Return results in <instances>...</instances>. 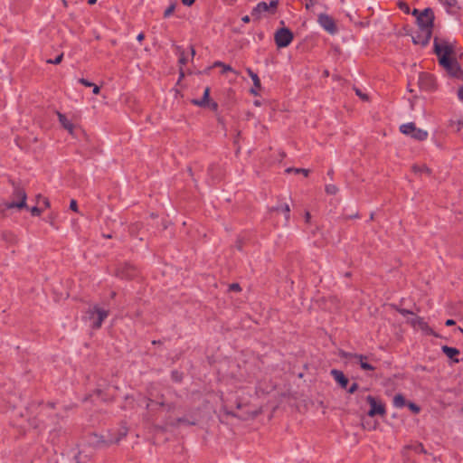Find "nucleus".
<instances>
[{"instance_id": "7c9ffc66", "label": "nucleus", "mask_w": 463, "mask_h": 463, "mask_svg": "<svg viewBox=\"0 0 463 463\" xmlns=\"http://www.w3.org/2000/svg\"><path fill=\"white\" fill-rule=\"evenodd\" d=\"M30 213L33 216H40L42 214V210L37 206H33L30 208Z\"/></svg>"}, {"instance_id": "f257e3e1", "label": "nucleus", "mask_w": 463, "mask_h": 463, "mask_svg": "<svg viewBox=\"0 0 463 463\" xmlns=\"http://www.w3.org/2000/svg\"><path fill=\"white\" fill-rule=\"evenodd\" d=\"M11 184L13 187L11 201L5 203V208L17 210L28 209L26 203L27 194L25 189L14 181H11Z\"/></svg>"}, {"instance_id": "473e14b6", "label": "nucleus", "mask_w": 463, "mask_h": 463, "mask_svg": "<svg viewBox=\"0 0 463 463\" xmlns=\"http://www.w3.org/2000/svg\"><path fill=\"white\" fill-rule=\"evenodd\" d=\"M306 1V9H311L316 4H317L318 0H305Z\"/></svg>"}, {"instance_id": "1a4fd4ad", "label": "nucleus", "mask_w": 463, "mask_h": 463, "mask_svg": "<svg viewBox=\"0 0 463 463\" xmlns=\"http://www.w3.org/2000/svg\"><path fill=\"white\" fill-rule=\"evenodd\" d=\"M419 88L424 91H431L435 89L434 77L427 72L420 73L418 79Z\"/></svg>"}, {"instance_id": "9b49d317", "label": "nucleus", "mask_w": 463, "mask_h": 463, "mask_svg": "<svg viewBox=\"0 0 463 463\" xmlns=\"http://www.w3.org/2000/svg\"><path fill=\"white\" fill-rule=\"evenodd\" d=\"M366 401L370 404V410L368 411L370 417H374L375 415L383 416L385 414L386 411L384 405L378 402L374 397L368 395Z\"/></svg>"}, {"instance_id": "4d7b16f0", "label": "nucleus", "mask_w": 463, "mask_h": 463, "mask_svg": "<svg viewBox=\"0 0 463 463\" xmlns=\"http://www.w3.org/2000/svg\"><path fill=\"white\" fill-rule=\"evenodd\" d=\"M96 1H97V0H89V1H88V3H89L90 5H93V4H95V3H96Z\"/></svg>"}, {"instance_id": "13d9d810", "label": "nucleus", "mask_w": 463, "mask_h": 463, "mask_svg": "<svg viewBox=\"0 0 463 463\" xmlns=\"http://www.w3.org/2000/svg\"><path fill=\"white\" fill-rule=\"evenodd\" d=\"M191 54H192V56H194L195 54V51L193 47H191Z\"/></svg>"}, {"instance_id": "2eb2a0df", "label": "nucleus", "mask_w": 463, "mask_h": 463, "mask_svg": "<svg viewBox=\"0 0 463 463\" xmlns=\"http://www.w3.org/2000/svg\"><path fill=\"white\" fill-rule=\"evenodd\" d=\"M135 269L130 264H126L124 267L117 270V276L122 279H132L135 276Z\"/></svg>"}, {"instance_id": "3c124183", "label": "nucleus", "mask_w": 463, "mask_h": 463, "mask_svg": "<svg viewBox=\"0 0 463 463\" xmlns=\"http://www.w3.org/2000/svg\"><path fill=\"white\" fill-rule=\"evenodd\" d=\"M224 411H225L226 414L232 415V416H235V417L237 416L234 412L228 411L226 408H224Z\"/></svg>"}, {"instance_id": "680f3d73", "label": "nucleus", "mask_w": 463, "mask_h": 463, "mask_svg": "<svg viewBox=\"0 0 463 463\" xmlns=\"http://www.w3.org/2000/svg\"><path fill=\"white\" fill-rule=\"evenodd\" d=\"M458 330L463 333V329L461 327H458Z\"/></svg>"}, {"instance_id": "ddd939ff", "label": "nucleus", "mask_w": 463, "mask_h": 463, "mask_svg": "<svg viewBox=\"0 0 463 463\" xmlns=\"http://www.w3.org/2000/svg\"><path fill=\"white\" fill-rule=\"evenodd\" d=\"M342 357L346 359H354L356 362L360 364V366L363 370L373 371L375 369L374 366L366 362L367 357L363 354L344 352L342 354Z\"/></svg>"}, {"instance_id": "72a5a7b5", "label": "nucleus", "mask_w": 463, "mask_h": 463, "mask_svg": "<svg viewBox=\"0 0 463 463\" xmlns=\"http://www.w3.org/2000/svg\"><path fill=\"white\" fill-rule=\"evenodd\" d=\"M413 449L415 450V452L417 453H425V449H424V447L422 444H417L413 447Z\"/></svg>"}, {"instance_id": "de8ad7c7", "label": "nucleus", "mask_w": 463, "mask_h": 463, "mask_svg": "<svg viewBox=\"0 0 463 463\" xmlns=\"http://www.w3.org/2000/svg\"><path fill=\"white\" fill-rule=\"evenodd\" d=\"M421 13V11H419L418 9H414L412 11V15L416 16V18L418 19V15H420Z\"/></svg>"}, {"instance_id": "dca6fc26", "label": "nucleus", "mask_w": 463, "mask_h": 463, "mask_svg": "<svg viewBox=\"0 0 463 463\" xmlns=\"http://www.w3.org/2000/svg\"><path fill=\"white\" fill-rule=\"evenodd\" d=\"M331 375L334 377L335 381L342 387L346 388L348 384V379L345 377L342 371L337 369L331 370Z\"/></svg>"}, {"instance_id": "412c9836", "label": "nucleus", "mask_w": 463, "mask_h": 463, "mask_svg": "<svg viewBox=\"0 0 463 463\" xmlns=\"http://www.w3.org/2000/svg\"><path fill=\"white\" fill-rule=\"evenodd\" d=\"M406 405L405 398L402 394L399 393L393 397V406L396 408H402Z\"/></svg>"}, {"instance_id": "5701e85b", "label": "nucleus", "mask_w": 463, "mask_h": 463, "mask_svg": "<svg viewBox=\"0 0 463 463\" xmlns=\"http://www.w3.org/2000/svg\"><path fill=\"white\" fill-rule=\"evenodd\" d=\"M443 5H445L448 9H453L458 7L457 0H442Z\"/></svg>"}, {"instance_id": "20e7f679", "label": "nucleus", "mask_w": 463, "mask_h": 463, "mask_svg": "<svg viewBox=\"0 0 463 463\" xmlns=\"http://www.w3.org/2000/svg\"><path fill=\"white\" fill-rule=\"evenodd\" d=\"M400 131L418 141H423L428 137V132L424 129L416 128V125L413 122L402 124L400 127Z\"/></svg>"}, {"instance_id": "f3484780", "label": "nucleus", "mask_w": 463, "mask_h": 463, "mask_svg": "<svg viewBox=\"0 0 463 463\" xmlns=\"http://www.w3.org/2000/svg\"><path fill=\"white\" fill-rule=\"evenodd\" d=\"M247 73L251 78L253 81V88L250 90V93L257 96L259 95V90L261 88L260 80L259 76L253 72L250 69H247Z\"/></svg>"}, {"instance_id": "4468645a", "label": "nucleus", "mask_w": 463, "mask_h": 463, "mask_svg": "<svg viewBox=\"0 0 463 463\" xmlns=\"http://www.w3.org/2000/svg\"><path fill=\"white\" fill-rule=\"evenodd\" d=\"M270 213H283L285 217V224H288L290 218V208L288 203H282L272 207Z\"/></svg>"}, {"instance_id": "cd10ccee", "label": "nucleus", "mask_w": 463, "mask_h": 463, "mask_svg": "<svg viewBox=\"0 0 463 463\" xmlns=\"http://www.w3.org/2000/svg\"><path fill=\"white\" fill-rule=\"evenodd\" d=\"M128 434V429L127 428H122L120 430H119V434L118 436V438H116L115 440H113L112 442H115V443H118L124 437H126Z\"/></svg>"}, {"instance_id": "bb28decb", "label": "nucleus", "mask_w": 463, "mask_h": 463, "mask_svg": "<svg viewBox=\"0 0 463 463\" xmlns=\"http://www.w3.org/2000/svg\"><path fill=\"white\" fill-rule=\"evenodd\" d=\"M338 191V188L335 184H326V192L328 194H335Z\"/></svg>"}, {"instance_id": "f03ea898", "label": "nucleus", "mask_w": 463, "mask_h": 463, "mask_svg": "<svg viewBox=\"0 0 463 463\" xmlns=\"http://www.w3.org/2000/svg\"><path fill=\"white\" fill-rule=\"evenodd\" d=\"M109 312L108 309L100 307L99 305L90 307L87 311V318L91 322L93 329L101 327L103 321L108 317Z\"/></svg>"}, {"instance_id": "e2e57ef3", "label": "nucleus", "mask_w": 463, "mask_h": 463, "mask_svg": "<svg viewBox=\"0 0 463 463\" xmlns=\"http://www.w3.org/2000/svg\"><path fill=\"white\" fill-rule=\"evenodd\" d=\"M76 463H79V462H76Z\"/></svg>"}, {"instance_id": "052dcab7", "label": "nucleus", "mask_w": 463, "mask_h": 463, "mask_svg": "<svg viewBox=\"0 0 463 463\" xmlns=\"http://www.w3.org/2000/svg\"><path fill=\"white\" fill-rule=\"evenodd\" d=\"M159 404H160L161 406H164V405H165L164 402H159Z\"/></svg>"}, {"instance_id": "c756f323", "label": "nucleus", "mask_w": 463, "mask_h": 463, "mask_svg": "<svg viewBox=\"0 0 463 463\" xmlns=\"http://www.w3.org/2000/svg\"><path fill=\"white\" fill-rule=\"evenodd\" d=\"M62 58H63V53H61L59 54L55 59L53 60H48L47 62L48 63H52V64H59L62 61Z\"/></svg>"}, {"instance_id": "f704fd0d", "label": "nucleus", "mask_w": 463, "mask_h": 463, "mask_svg": "<svg viewBox=\"0 0 463 463\" xmlns=\"http://www.w3.org/2000/svg\"><path fill=\"white\" fill-rule=\"evenodd\" d=\"M206 107L215 111L218 109V104L215 101L209 100V103H207Z\"/></svg>"}, {"instance_id": "0eeeda50", "label": "nucleus", "mask_w": 463, "mask_h": 463, "mask_svg": "<svg viewBox=\"0 0 463 463\" xmlns=\"http://www.w3.org/2000/svg\"><path fill=\"white\" fill-rule=\"evenodd\" d=\"M317 23L326 33L331 35L335 34L338 31L335 20L326 14H319L317 15Z\"/></svg>"}, {"instance_id": "b1692460", "label": "nucleus", "mask_w": 463, "mask_h": 463, "mask_svg": "<svg viewBox=\"0 0 463 463\" xmlns=\"http://www.w3.org/2000/svg\"><path fill=\"white\" fill-rule=\"evenodd\" d=\"M175 6H176L175 2L171 3L170 5L165 10L164 17L165 18L169 17L174 13Z\"/></svg>"}, {"instance_id": "c03bdc74", "label": "nucleus", "mask_w": 463, "mask_h": 463, "mask_svg": "<svg viewBox=\"0 0 463 463\" xmlns=\"http://www.w3.org/2000/svg\"><path fill=\"white\" fill-rule=\"evenodd\" d=\"M456 324L455 320L453 319H448L446 322H445V325L447 326H454Z\"/></svg>"}, {"instance_id": "58836bf2", "label": "nucleus", "mask_w": 463, "mask_h": 463, "mask_svg": "<svg viewBox=\"0 0 463 463\" xmlns=\"http://www.w3.org/2000/svg\"><path fill=\"white\" fill-rule=\"evenodd\" d=\"M70 208L74 211V212H77L78 211V205H77V202L75 200H71V203H70Z\"/></svg>"}, {"instance_id": "6e6d98bb", "label": "nucleus", "mask_w": 463, "mask_h": 463, "mask_svg": "<svg viewBox=\"0 0 463 463\" xmlns=\"http://www.w3.org/2000/svg\"><path fill=\"white\" fill-rule=\"evenodd\" d=\"M241 407H242V403H241V402H238L236 403V408H237V409H241Z\"/></svg>"}, {"instance_id": "a18cd8bd", "label": "nucleus", "mask_w": 463, "mask_h": 463, "mask_svg": "<svg viewBox=\"0 0 463 463\" xmlns=\"http://www.w3.org/2000/svg\"><path fill=\"white\" fill-rule=\"evenodd\" d=\"M310 218H311L310 213L309 212H306V213H305V221H306V222H309Z\"/></svg>"}, {"instance_id": "864d4df0", "label": "nucleus", "mask_w": 463, "mask_h": 463, "mask_svg": "<svg viewBox=\"0 0 463 463\" xmlns=\"http://www.w3.org/2000/svg\"><path fill=\"white\" fill-rule=\"evenodd\" d=\"M179 61L181 63H185L186 62V59L184 56H182V57H180Z\"/></svg>"}, {"instance_id": "79ce46f5", "label": "nucleus", "mask_w": 463, "mask_h": 463, "mask_svg": "<svg viewBox=\"0 0 463 463\" xmlns=\"http://www.w3.org/2000/svg\"><path fill=\"white\" fill-rule=\"evenodd\" d=\"M355 93H356L359 97H361L363 99H367V96H366V95H364V94H363V93L361 92V90H360L356 89V90H355Z\"/></svg>"}, {"instance_id": "e433bc0d", "label": "nucleus", "mask_w": 463, "mask_h": 463, "mask_svg": "<svg viewBox=\"0 0 463 463\" xmlns=\"http://www.w3.org/2000/svg\"><path fill=\"white\" fill-rule=\"evenodd\" d=\"M230 290L232 291H241V287L238 283H232L230 285Z\"/></svg>"}, {"instance_id": "4be33fe9", "label": "nucleus", "mask_w": 463, "mask_h": 463, "mask_svg": "<svg viewBox=\"0 0 463 463\" xmlns=\"http://www.w3.org/2000/svg\"><path fill=\"white\" fill-rule=\"evenodd\" d=\"M286 172L287 173L293 172L295 174H301L302 173L305 176H307L308 173H309V170L305 169V168H291V167H289V168L286 169Z\"/></svg>"}, {"instance_id": "bf43d9fd", "label": "nucleus", "mask_w": 463, "mask_h": 463, "mask_svg": "<svg viewBox=\"0 0 463 463\" xmlns=\"http://www.w3.org/2000/svg\"><path fill=\"white\" fill-rule=\"evenodd\" d=\"M115 295H116V293H115V292H112L111 297H112V298H114V297H115Z\"/></svg>"}, {"instance_id": "a211bd4d", "label": "nucleus", "mask_w": 463, "mask_h": 463, "mask_svg": "<svg viewBox=\"0 0 463 463\" xmlns=\"http://www.w3.org/2000/svg\"><path fill=\"white\" fill-rule=\"evenodd\" d=\"M441 350L449 359L452 360L453 363H459V359L458 358V355L459 354L458 349L456 347L443 345Z\"/></svg>"}, {"instance_id": "603ef678", "label": "nucleus", "mask_w": 463, "mask_h": 463, "mask_svg": "<svg viewBox=\"0 0 463 463\" xmlns=\"http://www.w3.org/2000/svg\"><path fill=\"white\" fill-rule=\"evenodd\" d=\"M177 421H178V423H185V422H187V421H186V420H185V419H184V418H179V419L177 420Z\"/></svg>"}, {"instance_id": "5fc2aeb1", "label": "nucleus", "mask_w": 463, "mask_h": 463, "mask_svg": "<svg viewBox=\"0 0 463 463\" xmlns=\"http://www.w3.org/2000/svg\"><path fill=\"white\" fill-rule=\"evenodd\" d=\"M400 312H401L402 315L410 314V313H411L409 310H406V309H402V310H400Z\"/></svg>"}, {"instance_id": "4c0bfd02", "label": "nucleus", "mask_w": 463, "mask_h": 463, "mask_svg": "<svg viewBox=\"0 0 463 463\" xmlns=\"http://www.w3.org/2000/svg\"><path fill=\"white\" fill-rule=\"evenodd\" d=\"M358 389V384L356 383H354L350 387L349 389L347 390V392L349 393H354V392H356Z\"/></svg>"}, {"instance_id": "aec40b11", "label": "nucleus", "mask_w": 463, "mask_h": 463, "mask_svg": "<svg viewBox=\"0 0 463 463\" xmlns=\"http://www.w3.org/2000/svg\"><path fill=\"white\" fill-rule=\"evenodd\" d=\"M57 116L59 118V121L61 125L68 130L70 133L73 132V124L66 118L65 115L61 114V112H57Z\"/></svg>"}, {"instance_id": "f8f14e48", "label": "nucleus", "mask_w": 463, "mask_h": 463, "mask_svg": "<svg viewBox=\"0 0 463 463\" xmlns=\"http://www.w3.org/2000/svg\"><path fill=\"white\" fill-rule=\"evenodd\" d=\"M431 35L432 32L430 30L423 31L422 29H418V31L411 35V39L414 44L424 47L429 44Z\"/></svg>"}, {"instance_id": "6e6552de", "label": "nucleus", "mask_w": 463, "mask_h": 463, "mask_svg": "<svg viewBox=\"0 0 463 463\" xmlns=\"http://www.w3.org/2000/svg\"><path fill=\"white\" fill-rule=\"evenodd\" d=\"M293 40V33L288 28H281L275 33V43L279 48H284L290 44Z\"/></svg>"}, {"instance_id": "c85d7f7f", "label": "nucleus", "mask_w": 463, "mask_h": 463, "mask_svg": "<svg viewBox=\"0 0 463 463\" xmlns=\"http://www.w3.org/2000/svg\"><path fill=\"white\" fill-rule=\"evenodd\" d=\"M407 406L415 414H418L420 411V408L413 402H409Z\"/></svg>"}, {"instance_id": "9d476101", "label": "nucleus", "mask_w": 463, "mask_h": 463, "mask_svg": "<svg viewBox=\"0 0 463 463\" xmlns=\"http://www.w3.org/2000/svg\"><path fill=\"white\" fill-rule=\"evenodd\" d=\"M439 60V64L442 65L453 76H458V73L462 72L458 66V63L451 56H442L441 59Z\"/></svg>"}, {"instance_id": "423d86ee", "label": "nucleus", "mask_w": 463, "mask_h": 463, "mask_svg": "<svg viewBox=\"0 0 463 463\" xmlns=\"http://www.w3.org/2000/svg\"><path fill=\"white\" fill-rule=\"evenodd\" d=\"M278 5V0H271L269 4H267L266 2H260L252 9L251 16L256 20H260L264 13L270 10L272 13H274Z\"/></svg>"}, {"instance_id": "37998d69", "label": "nucleus", "mask_w": 463, "mask_h": 463, "mask_svg": "<svg viewBox=\"0 0 463 463\" xmlns=\"http://www.w3.org/2000/svg\"><path fill=\"white\" fill-rule=\"evenodd\" d=\"M92 86H93V90H92V92H93L95 95H98V94L99 93V91H100L99 87V86H97V85H95V84H93Z\"/></svg>"}, {"instance_id": "a878e982", "label": "nucleus", "mask_w": 463, "mask_h": 463, "mask_svg": "<svg viewBox=\"0 0 463 463\" xmlns=\"http://www.w3.org/2000/svg\"><path fill=\"white\" fill-rule=\"evenodd\" d=\"M214 66L215 67H222V73H225L227 71H232V67L230 65L224 64L222 61H215L214 62Z\"/></svg>"}, {"instance_id": "09e8293b", "label": "nucleus", "mask_w": 463, "mask_h": 463, "mask_svg": "<svg viewBox=\"0 0 463 463\" xmlns=\"http://www.w3.org/2000/svg\"><path fill=\"white\" fill-rule=\"evenodd\" d=\"M250 16H249V15H245V16H243V17L241 18V21H242L243 23H249V22H250Z\"/></svg>"}, {"instance_id": "8fccbe9b", "label": "nucleus", "mask_w": 463, "mask_h": 463, "mask_svg": "<svg viewBox=\"0 0 463 463\" xmlns=\"http://www.w3.org/2000/svg\"><path fill=\"white\" fill-rule=\"evenodd\" d=\"M43 204L45 207H50V202L47 198H43Z\"/></svg>"}, {"instance_id": "49530a36", "label": "nucleus", "mask_w": 463, "mask_h": 463, "mask_svg": "<svg viewBox=\"0 0 463 463\" xmlns=\"http://www.w3.org/2000/svg\"><path fill=\"white\" fill-rule=\"evenodd\" d=\"M144 38H145V34H144L143 33H140L137 36V40L138 42L143 41V40H144Z\"/></svg>"}, {"instance_id": "7ed1b4c3", "label": "nucleus", "mask_w": 463, "mask_h": 463, "mask_svg": "<svg viewBox=\"0 0 463 463\" xmlns=\"http://www.w3.org/2000/svg\"><path fill=\"white\" fill-rule=\"evenodd\" d=\"M434 52L441 59L442 56L449 57L454 53V45L446 39L434 38Z\"/></svg>"}, {"instance_id": "a19ab883", "label": "nucleus", "mask_w": 463, "mask_h": 463, "mask_svg": "<svg viewBox=\"0 0 463 463\" xmlns=\"http://www.w3.org/2000/svg\"><path fill=\"white\" fill-rule=\"evenodd\" d=\"M458 97L461 101H463V85L459 87L458 90Z\"/></svg>"}, {"instance_id": "c9c22d12", "label": "nucleus", "mask_w": 463, "mask_h": 463, "mask_svg": "<svg viewBox=\"0 0 463 463\" xmlns=\"http://www.w3.org/2000/svg\"><path fill=\"white\" fill-rule=\"evenodd\" d=\"M79 82H80V84H82V85L86 86V87H91V86L93 85V83H92V82H90V81H89L88 80L83 79V78L80 79V80H79Z\"/></svg>"}, {"instance_id": "ea45409f", "label": "nucleus", "mask_w": 463, "mask_h": 463, "mask_svg": "<svg viewBox=\"0 0 463 463\" xmlns=\"http://www.w3.org/2000/svg\"><path fill=\"white\" fill-rule=\"evenodd\" d=\"M184 5L191 6L194 4L195 0H181Z\"/></svg>"}, {"instance_id": "393cba45", "label": "nucleus", "mask_w": 463, "mask_h": 463, "mask_svg": "<svg viewBox=\"0 0 463 463\" xmlns=\"http://www.w3.org/2000/svg\"><path fill=\"white\" fill-rule=\"evenodd\" d=\"M412 170L415 172V173H426L428 175L430 174V170L426 166V165H421V166H419V165H413L412 166Z\"/></svg>"}, {"instance_id": "39448f33", "label": "nucleus", "mask_w": 463, "mask_h": 463, "mask_svg": "<svg viewBox=\"0 0 463 463\" xmlns=\"http://www.w3.org/2000/svg\"><path fill=\"white\" fill-rule=\"evenodd\" d=\"M434 23V13L431 8H425L421 11L420 14L418 15L417 24L419 29H422L423 31L430 30L432 32Z\"/></svg>"}, {"instance_id": "6ab92c4d", "label": "nucleus", "mask_w": 463, "mask_h": 463, "mask_svg": "<svg viewBox=\"0 0 463 463\" xmlns=\"http://www.w3.org/2000/svg\"><path fill=\"white\" fill-rule=\"evenodd\" d=\"M209 100H210V88L206 87L204 89L203 95L202 99H193L192 102H193V104H194L198 107L205 108L207 103H209Z\"/></svg>"}, {"instance_id": "2f4dec72", "label": "nucleus", "mask_w": 463, "mask_h": 463, "mask_svg": "<svg viewBox=\"0 0 463 463\" xmlns=\"http://www.w3.org/2000/svg\"><path fill=\"white\" fill-rule=\"evenodd\" d=\"M399 7L401 10H402L405 14H409L410 13V7L409 5L406 4V3H403V2H400L399 3Z\"/></svg>"}]
</instances>
